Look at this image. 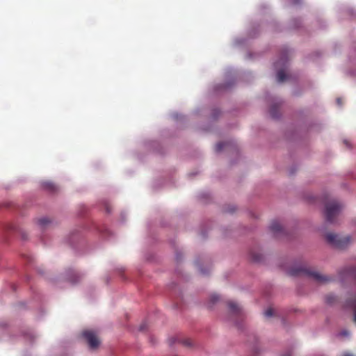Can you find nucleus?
I'll return each instance as SVG.
<instances>
[{"label":"nucleus","mask_w":356,"mask_h":356,"mask_svg":"<svg viewBox=\"0 0 356 356\" xmlns=\"http://www.w3.org/2000/svg\"><path fill=\"white\" fill-rule=\"evenodd\" d=\"M289 273L292 276L305 275L319 284H325L330 281V277L305 267L293 268Z\"/></svg>","instance_id":"obj_1"},{"label":"nucleus","mask_w":356,"mask_h":356,"mask_svg":"<svg viewBox=\"0 0 356 356\" xmlns=\"http://www.w3.org/2000/svg\"><path fill=\"white\" fill-rule=\"evenodd\" d=\"M343 206L337 200L329 201L325 206V218L326 222L330 224L337 222V218L339 217Z\"/></svg>","instance_id":"obj_2"},{"label":"nucleus","mask_w":356,"mask_h":356,"mask_svg":"<svg viewBox=\"0 0 356 356\" xmlns=\"http://www.w3.org/2000/svg\"><path fill=\"white\" fill-rule=\"evenodd\" d=\"M325 239L329 244L339 249L346 248L351 242L349 236H343L334 233L326 234Z\"/></svg>","instance_id":"obj_3"},{"label":"nucleus","mask_w":356,"mask_h":356,"mask_svg":"<svg viewBox=\"0 0 356 356\" xmlns=\"http://www.w3.org/2000/svg\"><path fill=\"white\" fill-rule=\"evenodd\" d=\"M82 337L88 342L90 348H96L99 346L100 341L96 334L92 330H84L82 332Z\"/></svg>","instance_id":"obj_4"},{"label":"nucleus","mask_w":356,"mask_h":356,"mask_svg":"<svg viewBox=\"0 0 356 356\" xmlns=\"http://www.w3.org/2000/svg\"><path fill=\"white\" fill-rule=\"evenodd\" d=\"M228 307H229V311L232 315H234V316H236L238 317L242 316V309H241V307L236 302H234L233 301H229L228 302Z\"/></svg>","instance_id":"obj_5"},{"label":"nucleus","mask_w":356,"mask_h":356,"mask_svg":"<svg viewBox=\"0 0 356 356\" xmlns=\"http://www.w3.org/2000/svg\"><path fill=\"white\" fill-rule=\"evenodd\" d=\"M270 229L275 235H278L280 234L284 233L283 227L279 222L276 220L273 221L271 222L270 225Z\"/></svg>","instance_id":"obj_6"},{"label":"nucleus","mask_w":356,"mask_h":356,"mask_svg":"<svg viewBox=\"0 0 356 356\" xmlns=\"http://www.w3.org/2000/svg\"><path fill=\"white\" fill-rule=\"evenodd\" d=\"M346 307L351 308L353 310L354 321L356 323V296H354L348 298L346 301Z\"/></svg>","instance_id":"obj_7"},{"label":"nucleus","mask_w":356,"mask_h":356,"mask_svg":"<svg viewBox=\"0 0 356 356\" xmlns=\"http://www.w3.org/2000/svg\"><path fill=\"white\" fill-rule=\"evenodd\" d=\"M350 277L356 280V267H350L342 272L341 277Z\"/></svg>","instance_id":"obj_8"},{"label":"nucleus","mask_w":356,"mask_h":356,"mask_svg":"<svg viewBox=\"0 0 356 356\" xmlns=\"http://www.w3.org/2000/svg\"><path fill=\"white\" fill-rule=\"evenodd\" d=\"M287 79V74L283 69L278 70L277 73V81L279 83H282Z\"/></svg>","instance_id":"obj_9"},{"label":"nucleus","mask_w":356,"mask_h":356,"mask_svg":"<svg viewBox=\"0 0 356 356\" xmlns=\"http://www.w3.org/2000/svg\"><path fill=\"white\" fill-rule=\"evenodd\" d=\"M270 114L273 118H277L279 117L278 106L277 104H273L270 108Z\"/></svg>","instance_id":"obj_10"},{"label":"nucleus","mask_w":356,"mask_h":356,"mask_svg":"<svg viewBox=\"0 0 356 356\" xmlns=\"http://www.w3.org/2000/svg\"><path fill=\"white\" fill-rule=\"evenodd\" d=\"M38 225L41 227V228H43L46 227L48 224L51 222L50 220L47 218H42L38 220Z\"/></svg>","instance_id":"obj_11"},{"label":"nucleus","mask_w":356,"mask_h":356,"mask_svg":"<svg viewBox=\"0 0 356 356\" xmlns=\"http://www.w3.org/2000/svg\"><path fill=\"white\" fill-rule=\"evenodd\" d=\"M43 186L44 188H46L50 191H55L56 189V187L54 185V184H53L51 182H49V181L44 182L43 184Z\"/></svg>","instance_id":"obj_12"},{"label":"nucleus","mask_w":356,"mask_h":356,"mask_svg":"<svg viewBox=\"0 0 356 356\" xmlns=\"http://www.w3.org/2000/svg\"><path fill=\"white\" fill-rule=\"evenodd\" d=\"M261 254H254L251 253V258L254 261L259 262L261 259Z\"/></svg>","instance_id":"obj_13"},{"label":"nucleus","mask_w":356,"mask_h":356,"mask_svg":"<svg viewBox=\"0 0 356 356\" xmlns=\"http://www.w3.org/2000/svg\"><path fill=\"white\" fill-rule=\"evenodd\" d=\"M326 302L328 304H332L336 300V297L333 295H327L325 298Z\"/></svg>","instance_id":"obj_14"},{"label":"nucleus","mask_w":356,"mask_h":356,"mask_svg":"<svg viewBox=\"0 0 356 356\" xmlns=\"http://www.w3.org/2000/svg\"><path fill=\"white\" fill-rule=\"evenodd\" d=\"M223 147H224V143L220 142V143H217L216 145V151L217 152H220L222 149Z\"/></svg>","instance_id":"obj_15"},{"label":"nucleus","mask_w":356,"mask_h":356,"mask_svg":"<svg viewBox=\"0 0 356 356\" xmlns=\"http://www.w3.org/2000/svg\"><path fill=\"white\" fill-rule=\"evenodd\" d=\"M265 316H267V317H270L273 315V309L271 308H269L268 309L265 313H264Z\"/></svg>","instance_id":"obj_16"},{"label":"nucleus","mask_w":356,"mask_h":356,"mask_svg":"<svg viewBox=\"0 0 356 356\" xmlns=\"http://www.w3.org/2000/svg\"><path fill=\"white\" fill-rule=\"evenodd\" d=\"M181 343L186 346H190L192 344L191 340L188 339L182 340Z\"/></svg>","instance_id":"obj_17"},{"label":"nucleus","mask_w":356,"mask_h":356,"mask_svg":"<svg viewBox=\"0 0 356 356\" xmlns=\"http://www.w3.org/2000/svg\"><path fill=\"white\" fill-rule=\"evenodd\" d=\"M286 62V58H281L280 61L276 62V63H275V67H277V65H280V63H281V64H282V65H285Z\"/></svg>","instance_id":"obj_18"},{"label":"nucleus","mask_w":356,"mask_h":356,"mask_svg":"<svg viewBox=\"0 0 356 356\" xmlns=\"http://www.w3.org/2000/svg\"><path fill=\"white\" fill-rule=\"evenodd\" d=\"M210 298H211V301L213 303H215L216 302H217L218 300L219 297L217 295H212Z\"/></svg>","instance_id":"obj_19"},{"label":"nucleus","mask_w":356,"mask_h":356,"mask_svg":"<svg viewBox=\"0 0 356 356\" xmlns=\"http://www.w3.org/2000/svg\"><path fill=\"white\" fill-rule=\"evenodd\" d=\"M146 329V323H143L140 325L139 330L140 331H144Z\"/></svg>","instance_id":"obj_20"},{"label":"nucleus","mask_w":356,"mask_h":356,"mask_svg":"<svg viewBox=\"0 0 356 356\" xmlns=\"http://www.w3.org/2000/svg\"><path fill=\"white\" fill-rule=\"evenodd\" d=\"M340 335H341L343 337L348 336L349 332L347 330H343L340 333Z\"/></svg>","instance_id":"obj_21"},{"label":"nucleus","mask_w":356,"mask_h":356,"mask_svg":"<svg viewBox=\"0 0 356 356\" xmlns=\"http://www.w3.org/2000/svg\"><path fill=\"white\" fill-rule=\"evenodd\" d=\"M337 103L339 106H341L343 102H342V99L339 97L337 99Z\"/></svg>","instance_id":"obj_22"},{"label":"nucleus","mask_w":356,"mask_h":356,"mask_svg":"<svg viewBox=\"0 0 356 356\" xmlns=\"http://www.w3.org/2000/svg\"><path fill=\"white\" fill-rule=\"evenodd\" d=\"M300 2V0H292V3L294 4H298Z\"/></svg>","instance_id":"obj_23"},{"label":"nucleus","mask_w":356,"mask_h":356,"mask_svg":"<svg viewBox=\"0 0 356 356\" xmlns=\"http://www.w3.org/2000/svg\"><path fill=\"white\" fill-rule=\"evenodd\" d=\"M343 356H353V355L350 354V353H344L343 355Z\"/></svg>","instance_id":"obj_24"},{"label":"nucleus","mask_w":356,"mask_h":356,"mask_svg":"<svg viewBox=\"0 0 356 356\" xmlns=\"http://www.w3.org/2000/svg\"><path fill=\"white\" fill-rule=\"evenodd\" d=\"M282 356H291V353H287L286 354H284Z\"/></svg>","instance_id":"obj_25"}]
</instances>
